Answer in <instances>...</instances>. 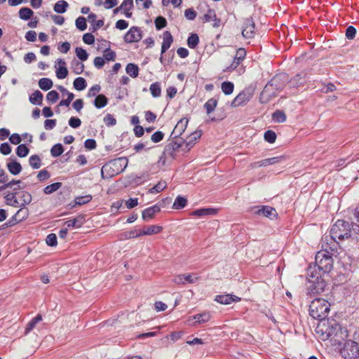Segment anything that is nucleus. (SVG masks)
<instances>
[{
  "instance_id": "ea45409f",
  "label": "nucleus",
  "mask_w": 359,
  "mask_h": 359,
  "mask_svg": "<svg viewBox=\"0 0 359 359\" xmlns=\"http://www.w3.org/2000/svg\"><path fill=\"white\" fill-rule=\"evenodd\" d=\"M150 93L154 97H158L161 95V88L159 82H155L151 84L149 88Z\"/></svg>"
},
{
  "instance_id": "49530a36",
  "label": "nucleus",
  "mask_w": 359,
  "mask_h": 359,
  "mask_svg": "<svg viewBox=\"0 0 359 359\" xmlns=\"http://www.w3.org/2000/svg\"><path fill=\"white\" fill-rule=\"evenodd\" d=\"M33 13L34 12L32 11V10L27 7L22 8L19 11L20 18L25 20H29L33 15Z\"/></svg>"
},
{
  "instance_id": "052dcab7",
  "label": "nucleus",
  "mask_w": 359,
  "mask_h": 359,
  "mask_svg": "<svg viewBox=\"0 0 359 359\" xmlns=\"http://www.w3.org/2000/svg\"><path fill=\"white\" fill-rule=\"evenodd\" d=\"M46 99L50 103H55L59 99V94L55 90H51L46 95Z\"/></svg>"
},
{
  "instance_id": "e433bc0d",
  "label": "nucleus",
  "mask_w": 359,
  "mask_h": 359,
  "mask_svg": "<svg viewBox=\"0 0 359 359\" xmlns=\"http://www.w3.org/2000/svg\"><path fill=\"white\" fill-rule=\"evenodd\" d=\"M167 187V183L165 181H160L153 187L149 189L148 193L154 194H158L163 191Z\"/></svg>"
},
{
  "instance_id": "393cba45",
  "label": "nucleus",
  "mask_w": 359,
  "mask_h": 359,
  "mask_svg": "<svg viewBox=\"0 0 359 359\" xmlns=\"http://www.w3.org/2000/svg\"><path fill=\"white\" fill-rule=\"evenodd\" d=\"M216 210L214 208H200L197 209L191 212L192 216L202 217L206 215H215Z\"/></svg>"
},
{
  "instance_id": "f257e3e1",
  "label": "nucleus",
  "mask_w": 359,
  "mask_h": 359,
  "mask_svg": "<svg viewBox=\"0 0 359 359\" xmlns=\"http://www.w3.org/2000/svg\"><path fill=\"white\" fill-rule=\"evenodd\" d=\"M314 318L319 319V322L316 326V332L320 334L321 339L326 340L330 337L337 336V330H341L340 325L333 318V316L320 318L322 316H317Z\"/></svg>"
},
{
  "instance_id": "6e6d98bb",
  "label": "nucleus",
  "mask_w": 359,
  "mask_h": 359,
  "mask_svg": "<svg viewBox=\"0 0 359 359\" xmlns=\"http://www.w3.org/2000/svg\"><path fill=\"white\" fill-rule=\"evenodd\" d=\"M75 53H76V56L81 61H86L88 59V54L87 53L86 50H84L83 48L77 47L75 49Z\"/></svg>"
},
{
  "instance_id": "412c9836",
  "label": "nucleus",
  "mask_w": 359,
  "mask_h": 359,
  "mask_svg": "<svg viewBox=\"0 0 359 359\" xmlns=\"http://www.w3.org/2000/svg\"><path fill=\"white\" fill-rule=\"evenodd\" d=\"M173 37L169 31H165L163 34V42L161 45V55L163 54L172 45Z\"/></svg>"
},
{
  "instance_id": "0e129e2a",
  "label": "nucleus",
  "mask_w": 359,
  "mask_h": 359,
  "mask_svg": "<svg viewBox=\"0 0 359 359\" xmlns=\"http://www.w3.org/2000/svg\"><path fill=\"white\" fill-rule=\"evenodd\" d=\"M46 242L49 246H56L57 245V236L55 233H50L47 236Z\"/></svg>"
},
{
  "instance_id": "c03bdc74",
  "label": "nucleus",
  "mask_w": 359,
  "mask_h": 359,
  "mask_svg": "<svg viewBox=\"0 0 359 359\" xmlns=\"http://www.w3.org/2000/svg\"><path fill=\"white\" fill-rule=\"evenodd\" d=\"M29 163L34 169H38L41 166V160L38 155H32L29 158Z\"/></svg>"
},
{
  "instance_id": "4be33fe9",
  "label": "nucleus",
  "mask_w": 359,
  "mask_h": 359,
  "mask_svg": "<svg viewBox=\"0 0 359 359\" xmlns=\"http://www.w3.org/2000/svg\"><path fill=\"white\" fill-rule=\"evenodd\" d=\"M142 236H151L160 233L163 231V226L160 225H150L144 226L142 229Z\"/></svg>"
},
{
  "instance_id": "338daca9",
  "label": "nucleus",
  "mask_w": 359,
  "mask_h": 359,
  "mask_svg": "<svg viewBox=\"0 0 359 359\" xmlns=\"http://www.w3.org/2000/svg\"><path fill=\"white\" fill-rule=\"evenodd\" d=\"M69 125L73 128H77L81 126V121L77 117H71L69 120Z\"/></svg>"
},
{
  "instance_id": "cd10ccee",
  "label": "nucleus",
  "mask_w": 359,
  "mask_h": 359,
  "mask_svg": "<svg viewBox=\"0 0 359 359\" xmlns=\"http://www.w3.org/2000/svg\"><path fill=\"white\" fill-rule=\"evenodd\" d=\"M7 168L10 173L13 175H18L22 171V166L19 162L14 160L7 164Z\"/></svg>"
},
{
  "instance_id": "13d9d810",
  "label": "nucleus",
  "mask_w": 359,
  "mask_h": 359,
  "mask_svg": "<svg viewBox=\"0 0 359 359\" xmlns=\"http://www.w3.org/2000/svg\"><path fill=\"white\" fill-rule=\"evenodd\" d=\"M268 83L266 84L264 90L260 93L259 101L261 103H268L269 102V93L267 90Z\"/></svg>"
},
{
  "instance_id": "8fccbe9b",
  "label": "nucleus",
  "mask_w": 359,
  "mask_h": 359,
  "mask_svg": "<svg viewBox=\"0 0 359 359\" xmlns=\"http://www.w3.org/2000/svg\"><path fill=\"white\" fill-rule=\"evenodd\" d=\"M29 151L28 147L24 144H19L16 149V154L20 158L27 156Z\"/></svg>"
},
{
  "instance_id": "5fc2aeb1",
  "label": "nucleus",
  "mask_w": 359,
  "mask_h": 359,
  "mask_svg": "<svg viewBox=\"0 0 359 359\" xmlns=\"http://www.w3.org/2000/svg\"><path fill=\"white\" fill-rule=\"evenodd\" d=\"M103 57L107 61H114L116 59V53L110 48H106L104 50Z\"/></svg>"
},
{
  "instance_id": "bb28decb",
  "label": "nucleus",
  "mask_w": 359,
  "mask_h": 359,
  "mask_svg": "<svg viewBox=\"0 0 359 359\" xmlns=\"http://www.w3.org/2000/svg\"><path fill=\"white\" fill-rule=\"evenodd\" d=\"M133 0H124L120 7L115 10V12H116L118 9H123L125 11L126 16L127 18H130L132 13L129 11L133 8Z\"/></svg>"
},
{
  "instance_id": "b1692460",
  "label": "nucleus",
  "mask_w": 359,
  "mask_h": 359,
  "mask_svg": "<svg viewBox=\"0 0 359 359\" xmlns=\"http://www.w3.org/2000/svg\"><path fill=\"white\" fill-rule=\"evenodd\" d=\"M4 198L6 201V204L8 205H11L13 207H18L20 205V202L16 196V193L15 192H8L5 194Z\"/></svg>"
},
{
  "instance_id": "c756f323",
  "label": "nucleus",
  "mask_w": 359,
  "mask_h": 359,
  "mask_svg": "<svg viewBox=\"0 0 359 359\" xmlns=\"http://www.w3.org/2000/svg\"><path fill=\"white\" fill-rule=\"evenodd\" d=\"M93 104L96 108L101 109L107 105L108 99L104 95L100 94L96 96Z\"/></svg>"
},
{
  "instance_id": "dca6fc26",
  "label": "nucleus",
  "mask_w": 359,
  "mask_h": 359,
  "mask_svg": "<svg viewBox=\"0 0 359 359\" xmlns=\"http://www.w3.org/2000/svg\"><path fill=\"white\" fill-rule=\"evenodd\" d=\"M255 34V23L251 20H246L242 30V35L246 39H252Z\"/></svg>"
},
{
  "instance_id": "1a4fd4ad",
  "label": "nucleus",
  "mask_w": 359,
  "mask_h": 359,
  "mask_svg": "<svg viewBox=\"0 0 359 359\" xmlns=\"http://www.w3.org/2000/svg\"><path fill=\"white\" fill-rule=\"evenodd\" d=\"M254 90L251 87L244 88L240 92L231 103V107H238L246 104L252 97Z\"/></svg>"
},
{
  "instance_id": "423d86ee",
  "label": "nucleus",
  "mask_w": 359,
  "mask_h": 359,
  "mask_svg": "<svg viewBox=\"0 0 359 359\" xmlns=\"http://www.w3.org/2000/svg\"><path fill=\"white\" fill-rule=\"evenodd\" d=\"M323 273H324L318 271L316 266H310L307 270V280L318 292L323 291L325 287V283L322 278Z\"/></svg>"
},
{
  "instance_id": "7ed1b4c3",
  "label": "nucleus",
  "mask_w": 359,
  "mask_h": 359,
  "mask_svg": "<svg viewBox=\"0 0 359 359\" xmlns=\"http://www.w3.org/2000/svg\"><path fill=\"white\" fill-rule=\"evenodd\" d=\"M128 164V159L125 157L111 161L102 168V175L107 172L109 177L117 175L124 170Z\"/></svg>"
},
{
  "instance_id": "4c0bfd02",
  "label": "nucleus",
  "mask_w": 359,
  "mask_h": 359,
  "mask_svg": "<svg viewBox=\"0 0 359 359\" xmlns=\"http://www.w3.org/2000/svg\"><path fill=\"white\" fill-rule=\"evenodd\" d=\"M53 81L48 78H42L39 81V86L43 90H48L53 86Z\"/></svg>"
},
{
  "instance_id": "473e14b6",
  "label": "nucleus",
  "mask_w": 359,
  "mask_h": 359,
  "mask_svg": "<svg viewBox=\"0 0 359 359\" xmlns=\"http://www.w3.org/2000/svg\"><path fill=\"white\" fill-rule=\"evenodd\" d=\"M42 320V316H36L34 318H32L27 325L25 327V334H27L29 332H30L32 330H34L36 324H38L39 322Z\"/></svg>"
},
{
  "instance_id": "a211bd4d",
  "label": "nucleus",
  "mask_w": 359,
  "mask_h": 359,
  "mask_svg": "<svg viewBox=\"0 0 359 359\" xmlns=\"http://www.w3.org/2000/svg\"><path fill=\"white\" fill-rule=\"evenodd\" d=\"M212 22V27H219L221 20L217 18L215 10L209 8L207 13L203 15V22Z\"/></svg>"
},
{
  "instance_id": "2eb2a0df",
  "label": "nucleus",
  "mask_w": 359,
  "mask_h": 359,
  "mask_svg": "<svg viewBox=\"0 0 359 359\" xmlns=\"http://www.w3.org/2000/svg\"><path fill=\"white\" fill-rule=\"evenodd\" d=\"M161 212V206L155 204L144 209L142 212V218L144 221H149L154 218L155 215Z\"/></svg>"
},
{
  "instance_id": "79ce46f5",
  "label": "nucleus",
  "mask_w": 359,
  "mask_h": 359,
  "mask_svg": "<svg viewBox=\"0 0 359 359\" xmlns=\"http://www.w3.org/2000/svg\"><path fill=\"white\" fill-rule=\"evenodd\" d=\"M73 85L74 88L79 91L84 90L87 86L86 81L83 77L75 79Z\"/></svg>"
},
{
  "instance_id": "58836bf2",
  "label": "nucleus",
  "mask_w": 359,
  "mask_h": 359,
  "mask_svg": "<svg viewBox=\"0 0 359 359\" xmlns=\"http://www.w3.org/2000/svg\"><path fill=\"white\" fill-rule=\"evenodd\" d=\"M221 89L225 95H231L233 92L234 84L231 81H224L222 83Z\"/></svg>"
},
{
  "instance_id": "864d4df0",
  "label": "nucleus",
  "mask_w": 359,
  "mask_h": 359,
  "mask_svg": "<svg viewBox=\"0 0 359 359\" xmlns=\"http://www.w3.org/2000/svg\"><path fill=\"white\" fill-rule=\"evenodd\" d=\"M92 200V196L90 195H86L84 196H78L75 198V204L81 205L89 203Z\"/></svg>"
},
{
  "instance_id": "09e8293b",
  "label": "nucleus",
  "mask_w": 359,
  "mask_h": 359,
  "mask_svg": "<svg viewBox=\"0 0 359 359\" xmlns=\"http://www.w3.org/2000/svg\"><path fill=\"white\" fill-rule=\"evenodd\" d=\"M272 118L276 123H283L286 120V115L283 111L276 110L272 114Z\"/></svg>"
},
{
  "instance_id": "f3484780",
  "label": "nucleus",
  "mask_w": 359,
  "mask_h": 359,
  "mask_svg": "<svg viewBox=\"0 0 359 359\" xmlns=\"http://www.w3.org/2000/svg\"><path fill=\"white\" fill-rule=\"evenodd\" d=\"M210 319V316H191L186 320V323L189 326L198 327L201 324L209 321Z\"/></svg>"
},
{
  "instance_id": "c9c22d12",
  "label": "nucleus",
  "mask_w": 359,
  "mask_h": 359,
  "mask_svg": "<svg viewBox=\"0 0 359 359\" xmlns=\"http://www.w3.org/2000/svg\"><path fill=\"white\" fill-rule=\"evenodd\" d=\"M187 205V199L183 196H178L175 198L172 208L175 210L182 209Z\"/></svg>"
},
{
  "instance_id": "5701e85b",
  "label": "nucleus",
  "mask_w": 359,
  "mask_h": 359,
  "mask_svg": "<svg viewBox=\"0 0 359 359\" xmlns=\"http://www.w3.org/2000/svg\"><path fill=\"white\" fill-rule=\"evenodd\" d=\"M201 131L196 130L187 137L185 143L186 147L187 148L188 150H189L190 148L192 147L196 144V142L201 138Z\"/></svg>"
},
{
  "instance_id": "f03ea898",
  "label": "nucleus",
  "mask_w": 359,
  "mask_h": 359,
  "mask_svg": "<svg viewBox=\"0 0 359 359\" xmlns=\"http://www.w3.org/2000/svg\"><path fill=\"white\" fill-rule=\"evenodd\" d=\"M330 236L334 241L344 240L351 236L350 224L344 220L338 219L330 229Z\"/></svg>"
},
{
  "instance_id": "e2e57ef3",
  "label": "nucleus",
  "mask_w": 359,
  "mask_h": 359,
  "mask_svg": "<svg viewBox=\"0 0 359 359\" xmlns=\"http://www.w3.org/2000/svg\"><path fill=\"white\" fill-rule=\"evenodd\" d=\"M104 122L107 126H114L116 124V120L112 114H107L104 118Z\"/></svg>"
},
{
  "instance_id": "7c9ffc66",
  "label": "nucleus",
  "mask_w": 359,
  "mask_h": 359,
  "mask_svg": "<svg viewBox=\"0 0 359 359\" xmlns=\"http://www.w3.org/2000/svg\"><path fill=\"white\" fill-rule=\"evenodd\" d=\"M83 223V217L79 216L76 218L69 219L65 222V225L67 228H79Z\"/></svg>"
},
{
  "instance_id": "bf43d9fd",
  "label": "nucleus",
  "mask_w": 359,
  "mask_h": 359,
  "mask_svg": "<svg viewBox=\"0 0 359 359\" xmlns=\"http://www.w3.org/2000/svg\"><path fill=\"white\" fill-rule=\"evenodd\" d=\"M76 26L81 31H84L87 28L86 20L84 17H79L76 20Z\"/></svg>"
},
{
  "instance_id": "6e6552de",
  "label": "nucleus",
  "mask_w": 359,
  "mask_h": 359,
  "mask_svg": "<svg viewBox=\"0 0 359 359\" xmlns=\"http://www.w3.org/2000/svg\"><path fill=\"white\" fill-rule=\"evenodd\" d=\"M330 310V304L323 298L313 299L309 305L310 314H325Z\"/></svg>"
},
{
  "instance_id": "4468645a",
  "label": "nucleus",
  "mask_w": 359,
  "mask_h": 359,
  "mask_svg": "<svg viewBox=\"0 0 359 359\" xmlns=\"http://www.w3.org/2000/svg\"><path fill=\"white\" fill-rule=\"evenodd\" d=\"M189 120L187 118H182L175 125L172 131L171 136L173 139L180 137L187 127Z\"/></svg>"
},
{
  "instance_id": "9b49d317",
  "label": "nucleus",
  "mask_w": 359,
  "mask_h": 359,
  "mask_svg": "<svg viewBox=\"0 0 359 359\" xmlns=\"http://www.w3.org/2000/svg\"><path fill=\"white\" fill-rule=\"evenodd\" d=\"M199 280V277L194 273H183L175 276L173 278V283L177 285H185L187 283H194Z\"/></svg>"
},
{
  "instance_id": "774afa93",
  "label": "nucleus",
  "mask_w": 359,
  "mask_h": 359,
  "mask_svg": "<svg viewBox=\"0 0 359 359\" xmlns=\"http://www.w3.org/2000/svg\"><path fill=\"white\" fill-rule=\"evenodd\" d=\"M164 137V134L161 131L155 132L151 137L153 142L158 143L161 142Z\"/></svg>"
},
{
  "instance_id": "c85d7f7f",
  "label": "nucleus",
  "mask_w": 359,
  "mask_h": 359,
  "mask_svg": "<svg viewBox=\"0 0 359 359\" xmlns=\"http://www.w3.org/2000/svg\"><path fill=\"white\" fill-rule=\"evenodd\" d=\"M19 199L18 201L20 202L19 206H25L26 205H28L32 201V196L31 194L25 191H22L20 192Z\"/></svg>"
},
{
  "instance_id": "f8f14e48",
  "label": "nucleus",
  "mask_w": 359,
  "mask_h": 359,
  "mask_svg": "<svg viewBox=\"0 0 359 359\" xmlns=\"http://www.w3.org/2000/svg\"><path fill=\"white\" fill-rule=\"evenodd\" d=\"M186 146L185 142L183 140V138L181 137L180 139H173L169 142L165 149V152H167L170 156L174 157L175 153L179 151L180 149L184 146Z\"/></svg>"
},
{
  "instance_id": "de8ad7c7",
  "label": "nucleus",
  "mask_w": 359,
  "mask_h": 359,
  "mask_svg": "<svg viewBox=\"0 0 359 359\" xmlns=\"http://www.w3.org/2000/svg\"><path fill=\"white\" fill-rule=\"evenodd\" d=\"M199 43V37L196 34H191L187 39V45L190 48H195Z\"/></svg>"
},
{
  "instance_id": "72a5a7b5",
  "label": "nucleus",
  "mask_w": 359,
  "mask_h": 359,
  "mask_svg": "<svg viewBox=\"0 0 359 359\" xmlns=\"http://www.w3.org/2000/svg\"><path fill=\"white\" fill-rule=\"evenodd\" d=\"M29 100L32 104L41 105L43 101V94L39 90H36L29 96Z\"/></svg>"
},
{
  "instance_id": "6ab92c4d",
  "label": "nucleus",
  "mask_w": 359,
  "mask_h": 359,
  "mask_svg": "<svg viewBox=\"0 0 359 359\" xmlns=\"http://www.w3.org/2000/svg\"><path fill=\"white\" fill-rule=\"evenodd\" d=\"M241 298L233 294H220L215 297V301L222 304H230L232 302H239Z\"/></svg>"
},
{
  "instance_id": "20e7f679",
  "label": "nucleus",
  "mask_w": 359,
  "mask_h": 359,
  "mask_svg": "<svg viewBox=\"0 0 359 359\" xmlns=\"http://www.w3.org/2000/svg\"><path fill=\"white\" fill-rule=\"evenodd\" d=\"M332 255L327 250H321L316 255V268L324 273L330 272L333 267Z\"/></svg>"
},
{
  "instance_id": "4d7b16f0",
  "label": "nucleus",
  "mask_w": 359,
  "mask_h": 359,
  "mask_svg": "<svg viewBox=\"0 0 359 359\" xmlns=\"http://www.w3.org/2000/svg\"><path fill=\"white\" fill-rule=\"evenodd\" d=\"M155 26L156 29L160 30L167 25V21L165 18L158 16L155 20Z\"/></svg>"
},
{
  "instance_id": "0eeeda50",
  "label": "nucleus",
  "mask_w": 359,
  "mask_h": 359,
  "mask_svg": "<svg viewBox=\"0 0 359 359\" xmlns=\"http://www.w3.org/2000/svg\"><path fill=\"white\" fill-rule=\"evenodd\" d=\"M341 355L344 359H358L359 347L358 343L348 340L341 350Z\"/></svg>"
},
{
  "instance_id": "9d476101",
  "label": "nucleus",
  "mask_w": 359,
  "mask_h": 359,
  "mask_svg": "<svg viewBox=\"0 0 359 359\" xmlns=\"http://www.w3.org/2000/svg\"><path fill=\"white\" fill-rule=\"evenodd\" d=\"M142 38V31L137 26L131 27L124 36V41L127 43H136Z\"/></svg>"
},
{
  "instance_id": "680f3d73",
  "label": "nucleus",
  "mask_w": 359,
  "mask_h": 359,
  "mask_svg": "<svg viewBox=\"0 0 359 359\" xmlns=\"http://www.w3.org/2000/svg\"><path fill=\"white\" fill-rule=\"evenodd\" d=\"M142 236V230L133 229L126 233V238L128 239L137 238Z\"/></svg>"
},
{
  "instance_id": "39448f33",
  "label": "nucleus",
  "mask_w": 359,
  "mask_h": 359,
  "mask_svg": "<svg viewBox=\"0 0 359 359\" xmlns=\"http://www.w3.org/2000/svg\"><path fill=\"white\" fill-rule=\"evenodd\" d=\"M246 56V50L243 48H240L236 50L233 60L231 65L226 67L223 71L224 72H232L236 71L238 75L243 74L245 68L242 65L243 61L245 60Z\"/></svg>"
},
{
  "instance_id": "f704fd0d",
  "label": "nucleus",
  "mask_w": 359,
  "mask_h": 359,
  "mask_svg": "<svg viewBox=\"0 0 359 359\" xmlns=\"http://www.w3.org/2000/svg\"><path fill=\"white\" fill-rule=\"evenodd\" d=\"M69 4L65 0H60L54 5V11L57 13H64L66 12Z\"/></svg>"
},
{
  "instance_id": "603ef678",
  "label": "nucleus",
  "mask_w": 359,
  "mask_h": 359,
  "mask_svg": "<svg viewBox=\"0 0 359 359\" xmlns=\"http://www.w3.org/2000/svg\"><path fill=\"white\" fill-rule=\"evenodd\" d=\"M64 151L63 147L61 144L53 145L50 149V154L53 157L60 156Z\"/></svg>"
},
{
  "instance_id": "ddd939ff",
  "label": "nucleus",
  "mask_w": 359,
  "mask_h": 359,
  "mask_svg": "<svg viewBox=\"0 0 359 359\" xmlns=\"http://www.w3.org/2000/svg\"><path fill=\"white\" fill-rule=\"evenodd\" d=\"M28 210L20 208L17 212L5 224L7 226H12L25 220L28 217Z\"/></svg>"
},
{
  "instance_id": "a19ab883",
  "label": "nucleus",
  "mask_w": 359,
  "mask_h": 359,
  "mask_svg": "<svg viewBox=\"0 0 359 359\" xmlns=\"http://www.w3.org/2000/svg\"><path fill=\"white\" fill-rule=\"evenodd\" d=\"M217 105V100L214 98L209 99L204 104L208 114L212 113Z\"/></svg>"
},
{
  "instance_id": "37998d69",
  "label": "nucleus",
  "mask_w": 359,
  "mask_h": 359,
  "mask_svg": "<svg viewBox=\"0 0 359 359\" xmlns=\"http://www.w3.org/2000/svg\"><path fill=\"white\" fill-rule=\"evenodd\" d=\"M62 185V184L61 182L53 183L50 185L46 186L43 189V192L46 194H51L54 193L55 191H57L60 188H61Z\"/></svg>"
},
{
  "instance_id": "a18cd8bd",
  "label": "nucleus",
  "mask_w": 359,
  "mask_h": 359,
  "mask_svg": "<svg viewBox=\"0 0 359 359\" xmlns=\"http://www.w3.org/2000/svg\"><path fill=\"white\" fill-rule=\"evenodd\" d=\"M252 210H255L254 213L258 215H263L268 217L269 215V208L266 205L257 206Z\"/></svg>"
},
{
  "instance_id": "3c124183",
  "label": "nucleus",
  "mask_w": 359,
  "mask_h": 359,
  "mask_svg": "<svg viewBox=\"0 0 359 359\" xmlns=\"http://www.w3.org/2000/svg\"><path fill=\"white\" fill-rule=\"evenodd\" d=\"M72 69L76 74H81L84 70V65L79 61H74L72 64Z\"/></svg>"
},
{
  "instance_id": "2f4dec72",
  "label": "nucleus",
  "mask_w": 359,
  "mask_h": 359,
  "mask_svg": "<svg viewBox=\"0 0 359 359\" xmlns=\"http://www.w3.org/2000/svg\"><path fill=\"white\" fill-rule=\"evenodd\" d=\"M139 67L134 63H129L126 67V73L132 78H136L139 75Z\"/></svg>"
},
{
  "instance_id": "69168bd1",
  "label": "nucleus",
  "mask_w": 359,
  "mask_h": 359,
  "mask_svg": "<svg viewBox=\"0 0 359 359\" xmlns=\"http://www.w3.org/2000/svg\"><path fill=\"white\" fill-rule=\"evenodd\" d=\"M356 34V29L353 26H348L346 30V37L348 39H353L355 38Z\"/></svg>"
},
{
  "instance_id": "aec40b11",
  "label": "nucleus",
  "mask_w": 359,
  "mask_h": 359,
  "mask_svg": "<svg viewBox=\"0 0 359 359\" xmlns=\"http://www.w3.org/2000/svg\"><path fill=\"white\" fill-rule=\"evenodd\" d=\"M287 76L285 74L276 75L271 79V86H274L277 90L282 89L285 86Z\"/></svg>"
},
{
  "instance_id": "a878e982",
  "label": "nucleus",
  "mask_w": 359,
  "mask_h": 359,
  "mask_svg": "<svg viewBox=\"0 0 359 359\" xmlns=\"http://www.w3.org/2000/svg\"><path fill=\"white\" fill-rule=\"evenodd\" d=\"M58 63L60 66L56 71V76L59 79H65L68 75V70L65 67V62L60 59Z\"/></svg>"
}]
</instances>
